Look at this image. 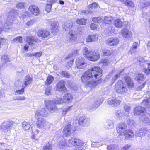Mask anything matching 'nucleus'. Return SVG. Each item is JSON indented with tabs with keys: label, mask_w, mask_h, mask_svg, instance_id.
I'll return each instance as SVG.
<instances>
[{
	"label": "nucleus",
	"mask_w": 150,
	"mask_h": 150,
	"mask_svg": "<svg viewBox=\"0 0 150 150\" xmlns=\"http://www.w3.org/2000/svg\"><path fill=\"white\" fill-rule=\"evenodd\" d=\"M102 70L97 66L93 67L91 69H89L83 75L81 79L83 82L91 87L96 86V79H98L102 76Z\"/></svg>",
	"instance_id": "1"
},
{
	"label": "nucleus",
	"mask_w": 150,
	"mask_h": 150,
	"mask_svg": "<svg viewBox=\"0 0 150 150\" xmlns=\"http://www.w3.org/2000/svg\"><path fill=\"white\" fill-rule=\"evenodd\" d=\"M47 114V112L44 108L38 110L35 112V117L37 119V126L39 129L45 130L50 127L51 124L42 117L46 116Z\"/></svg>",
	"instance_id": "2"
},
{
	"label": "nucleus",
	"mask_w": 150,
	"mask_h": 150,
	"mask_svg": "<svg viewBox=\"0 0 150 150\" xmlns=\"http://www.w3.org/2000/svg\"><path fill=\"white\" fill-rule=\"evenodd\" d=\"M117 130L120 135L125 136V138L126 139H128L134 137V134L133 131L128 129L125 123H121L119 124L117 128Z\"/></svg>",
	"instance_id": "3"
},
{
	"label": "nucleus",
	"mask_w": 150,
	"mask_h": 150,
	"mask_svg": "<svg viewBox=\"0 0 150 150\" xmlns=\"http://www.w3.org/2000/svg\"><path fill=\"white\" fill-rule=\"evenodd\" d=\"M15 10L12 9L10 12L8 14L7 16L5 18L4 23V27L6 29H9V27L8 26L11 24L13 21L16 19Z\"/></svg>",
	"instance_id": "4"
},
{
	"label": "nucleus",
	"mask_w": 150,
	"mask_h": 150,
	"mask_svg": "<svg viewBox=\"0 0 150 150\" xmlns=\"http://www.w3.org/2000/svg\"><path fill=\"white\" fill-rule=\"evenodd\" d=\"M115 89L117 93L122 94H124L127 91L126 85L121 80L118 81L116 83Z\"/></svg>",
	"instance_id": "5"
},
{
	"label": "nucleus",
	"mask_w": 150,
	"mask_h": 150,
	"mask_svg": "<svg viewBox=\"0 0 150 150\" xmlns=\"http://www.w3.org/2000/svg\"><path fill=\"white\" fill-rule=\"evenodd\" d=\"M14 124L15 122L12 121L4 122L1 126V131L2 132H4L5 130L8 131L11 129L13 125Z\"/></svg>",
	"instance_id": "6"
},
{
	"label": "nucleus",
	"mask_w": 150,
	"mask_h": 150,
	"mask_svg": "<svg viewBox=\"0 0 150 150\" xmlns=\"http://www.w3.org/2000/svg\"><path fill=\"white\" fill-rule=\"evenodd\" d=\"M76 67L79 69H82L86 66V63L83 58L77 57L76 60Z\"/></svg>",
	"instance_id": "7"
},
{
	"label": "nucleus",
	"mask_w": 150,
	"mask_h": 150,
	"mask_svg": "<svg viewBox=\"0 0 150 150\" xmlns=\"http://www.w3.org/2000/svg\"><path fill=\"white\" fill-rule=\"evenodd\" d=\"M67 41L69 42H74L77 38L76 32L74 30H71L69 31L67 35Z\"/></svg>",
	"instance_id": "8"
},
{
	"label": "nucleus",
	"mask_w": 150,
	"mask_h": 150,
	"mask_svg": "<svg viewBox=\"0 0 150 150\" xmlns=\"http://www.w3.org/2000/svg\"><path fill=\"white\" fill-rule=\"evenodd\" d=\"M69 144L72 145L74 146H82L83 144V142L78 139L72 138L68 140Z\"/></svg>",
	"instance_id": "9"
},
{
	"label": "nucleus",
	"mask_w": 150,
	"mask_h": 150,
	"mask_svg": "<svg viewBox=\"0 0 150 150\" xmlns=\"http://www.w3.org/2000/svg\"><path fill=\"white\" fill-rule=\"evenodd\" d=\"M28 10L31 15L36 16H38L40 13L38 7L35 5L30 6L28 8Z\"/></svg>",
	"instance_id": "10"
},
{
	"label": "nucleus",
	"mask_w": 150,
	"mask_h": 150,
	"mask_svg": "<svg viewBox=\"0 0 150 150\" xmlns=\"http://www.w3.org/2000/svg\"><path fill=\"white\" fill-rule=\"evenodd\" d=\"M119 42V40L117 38L113 37L108 38L106 41V44L110 46H115Z\"/></svg>",
	"instance_id": "11"
},
{
	"label": "nucleus",
	"mask_w": 150,
	"mask_h": 150,
	"mask_svg": "<svg viewBox=\"0 0 150 150\" xmlns=\"http://www.w3.org/2000/svg\"><path fill=\"white\" fill-rule=\"evenodd\" d=\"M50 34V32L46 30H40L37 33L38 36L41 37L42 39L47 37Z\"/></svg>",
	"instance_id": "12"
},
{
	"label": "nucleus",
	"mask_w": 150,
	"mask_h": 150,
	"mask_svg": "<svg viewBox=\"0 0 150 150\" xmlns=\"http://www.w3.org/2000/svg\"><path fill=\"white\" fill-rule=\"evenodd\" d=\"M74 131V130L72 129L71 125L68 124L65 127L63 131V133L66 136H70Z\"/></svg>",
	"instance_id": "13"
},
{
	"label": "nucleus",
	"mask_w": 150,
	"mask_h": 150,
	"mask_svg": "<svg viewBox=\"0 0 150 150\" xmlns=\"http://www.w3.org/2000/svg\"><path fill=\"white\" fill-rule=\"evenodd\" d=\"M121 102V101L119 99L115 98L108 100V104L109 105L115 107L119 105Z\"/></svg>",
	"instance_id": "14"
},
{
	"label": "nucleus",
	"mask_w": 150,
	"mask_h": 150,
	"mask_svg": "<svg viewBox=\"0 0 150 150\" xmlns=\"http://www.w3.org/2000/svg\"><path fill=\"white\" fill-rule=\"evenodd\" d=\"M145 108L144 107L139 106L134 108L133 113L135 115H142L145 112Z\"/></svg>",
	"instance_id": "15"
},
{
	"label": "nucleus",
	"mask_w": 150,
	"mask_h": 150,
	"mask_svg": "<svg viewBox=\"0 0 150 150\" xmlns=\"http://www.w3.org/2000/svg\"><path fill=\"white\" fill-rule=\"evenodd\" d=\"M100 57V55L98 52H91L88 59L90 61H95L98 60Z\"/></svg>",
	"instance_id": "16"
},
{
	"label": "nucleus",
	"mask_w": 150,
	"mask_h": 150,
	"mask_svg": "<svg viewBox=\"0 0 150 150\" xmlns=\"http://www.w3.org/2000/svg\"><path fill=\"white\" fill-rule=\"evenodd\" d=\"M101 104V102L98 100H94L89 105V109L91 110H94L97 108Z\"/></svg>",
	"instance_id": "17"
},
{
	"label": "nucleus",
	"mask_w": 150,
	"mask_h": 150,
	"mask_svg": "<svg viewBox=\"0 0 150 150\" xmlns=\"http://www.w3.org/2000/svg\"><path fill=\"white\" fill-rule=\"evenodd\" d=\"M47 106L48 109L51 113L54 112L57 109V107L52 101H49L47 104Z\"/></svg>",
	"instance_id": "18"
},
{
	"label": "nucleus",
	"mask_w": 150,
	"mask_h": 150,
	"mask_svg": "<svg viewBox=\"0 0 150 150\" xmlns=\"http://www.w3.org/2000/svg\"><path fill=\"white\" fill-rule=\"evenodd\" d=\"M140 122L143 123L146 125H149L150 123V120L148 117L145 115H140L139 117Z\"/></svg>",
	"instance_id": "19"
},
{
	"label": "nucleus",
	"mask_w": 150,
	"mask_h": 150,
	"mask_svg": "<svg viewBox=\"0 0 150 150\" xmlns=\"http://www.w3.org/2000/svg\"><path fill=\"white\" fill-rule=\"evenodd\" d=\"M56 88L57 90L58 91H64L66 89L64 81L63 80L59 81L57 85Z\"/></svg>",
	"instance_id": "20"
},
{
	"label": "nucleus",
	"mask_w": 150,
	"mask_h": 150,
	"mask_svg": "<svg viewBox=\"0 0 150 150\" xmlns=\"http://www.w3.org/2000/svg\"><path fill=\"white\" fill-rule=\"evenodd\" d=\"M15 85L16 86H22L23 87L21 89L19 90H16L15 92L17 93V94H22L24 92V88L25 87V86H24L22 83L21 84V82L20 81H16L15 83Z\"/></svg>",
	"instance_id": "21"
},
{
	"label": "nucleus",
	"mask_w": 150,
	"mask_h": 150,
	"mask_svg": "<svg viewBox=\"0 0 150 150\" xmlns=\"http://www.w3.org/2000/svg\"><path fill=\"white\" fill-rule=\"evenodd\" d=\"M26 41L29 45H32L33 44L34 41L39 42H40V40L38 39H35L34 37L30 36L26 37Z\"/></svg>",
	"instance_id": "22"
},
{
	"label": "nucleus",
	"mask_w": 150,
	"mask_h": 150,
	"mask_svg": "<svg viewBox=\"0 0 150 150\" xmlns=\"http://www.w3.org/2000/svg\"><path fill=\"white\" fill-rule=\"evenodd\" d=\"M147 133V130H146L145 128H144L137 131L136 132L135 135L136 136L142 137L146 135Z\"/></svg>",
	"instance_id": "23"
},
{
	"label": "nucleus",
	"mask_w": 150,
	"mask_h": 150,
	"mask_svg": "<svg viewBox=\"0 0 150 150\" xmlns=\"http://www.w3.org/2000/svg\"><path fill=\"white\" fill-rule=\"evenodd\" d=\"M121 33L123 37L126 38H129L131 36V32L126 28L122 29L121 31Z\"/></svg>",
	"instance_id": "24"
},
{
	"label": "nucleus",
	"mask_w": 150,
	"mask_h": 150,
	"mask_svg": "<svg viewBox=\"0 0 150 150\" xmlns=\"http://www.w3.org/2000/svg\"><path fill=\"white\" fill-rule=\"evenodd\" d=\"M99 37V35L96 34H93L89 35L86 38V41L87 42L94 41L97 40Z\"/></svg>",
	"instance_id": "25"
},
{
	"label": "nucleus",
	"mask_w": 150,
	"mask_h": 150,
	"mask_svg": "<svg viewBox=\"0 0 150 150\" xmlns=\"http://www.w3.org/2000/svg\"><path fill=\"white\" fill-rule=\"evenodd\" d=\"M143 66L144 67V72L146 75L150 74V63H144Z\"/></svg>",
	"instance_id": "26"
},
{
	"label": "nucleus",
	"mask_w": 150,
	"mask_h": 150,
	"mask_svg": "<svg viewBox=\"0 0 150 150\" xmlns=\"http://www.w3.org/2000/svg\"><path fill=\"white\" fill-rule=\"evenodd\" d=\"M58 23L55 22H53L51 24V32L54 34L58 32Z\"/></svg>",
	"instance_id": "27"
},
{
	"label": "nucleus",
	"mask_w": 150,
	"mask_h": 150,
	"mask_svg": "<svg viewBox=\"0 0 150 150\" xmlns=\"http://www.w3.org/2000/svg\"><path fill=\"white\" fill-rule=\"evenodd\" d=\"M125 81L128 87L132 88L134 87V84L131 78L128 76L126 77L125 78Z\"/></svg>",
	"instance_id": "28"
},
{
	"label": "nucleus",
	"mask_w": 150,
	"mask_h": 150,
	"mask_svg": "<svg viewBox=\"0 0 150 150\" xmlns=\"http://www.w3.org/2000/svg\"><path fill=\"white\" fill-rule=\"evenodd\" d=\"M150 103V97H146L142 103L141 105L144 106L143 107L148 108Z\"/></svg>",
	"instance_id": "29"
},
{
	"label": "nucleus",
	"mask_w": 150,
	"mask_h": 150,
	"mask_svg": "<svg viewBox=\"0 0 150 150\" xmlns=\"http://www.w3.org/2000/svg\"><path fill=\"white\" fill-rule=\"evenodd\" d=\"M23 129L25 130H29L31 128L30 123L29 122L24 121L22 123Z\"/></svg>",
	"instance_id": "30"
},
{
	"label": "nucleus",
	"mask_w": 150,
	"mask_h": 150,
	"mask_svg": "<svg viewBox=\"0 0 150 150\" xmlns=\"http://www.w3.org/2000/svg\"><path fill=\"white\" fill-rule=\"evenodd\" d=\"M32 81V79L30 76H27L25 77L23 81V83H21V84L23 83V85L24 86V85H25V87L28 85Z\"/></svg>",
	"instance_id": "31"
},
{
	"label": "nucleus",
	"mask_w": 150,
	"mask_h": 150,
	"mask_svg": "<svg viewBox=\"0 0 150 150\" xmlns=\"http://www.w3.org/2000/svg\"><path fill=\"white\" fill-rule=\"evenodd\" d=\"M72 26V23L71 22L68 21L65 22L63 28L65 30H68L70 29Z\"/></svg>",
	"instance_id": "32"
},
{
	"label": "nucleus",
	"mask_w": 150,
	"mask_h": 150,
	"mask_svg": "<svg viewBox=\"0 0 150 150\" xmlns=\"http://www.w3.org/2000/svg\"><path fill=\"white\" fill-rule=\"evenodd\" d=\"M115 26L116 27L121 28L123 25V22L120 19H117L114 21Z\"/></svg>",
	"instance_id": "33"
},
{
	"label": "nucleus",
	"mask_w": 150,
	"mask_h": 150,
	"mask_svg": "<svg viewBox=\"0 0 150 150\" xmlns=\"http://www.w3.org/2000/svg\"><path fill=\"white\" fill-rule=\"evenodd\" d=\"M63 98L66 101L70 102L72 101L73 97L71 94L68 93L64 94L63 97Z\"/></svg>",
	"instance_id": "34"
},
{
	"label": "nucleus",
	"mask_w": 150,
	"mask_h": 150,
	"mask_svg": "<svg viewBox=\"0 0 150 150\" xmlns=\"http://www.w3.org/2000/svg\"><path fill=\"white\" fill-rule=\"evenodd\" d=\"M135 79L138 81L139 82H141L144 80V75L141 74H138L137 75Z\"/></svg>",
	"instance_id": "35"
},
{
	"label": "nucleus",
	"mask_w": 150,
	"mask_h": 150,
	"mask_svg": "<svg viewBox=\"0 0 150 150\" xmlns=\"http://www.w3.org/2000/svg\"><path fill=\"white\" fill-rule=\"evenodd\" d=\"M113 18L111 16H105L104 18V22L105 24H110L112 23Z\"/></svg>",
	"instance_id": "36"
},
{
	"label": "nucleus",
	"mask_w": 150,
	"mask_h": 150,
	"mask_svg": "<svg viewBox=\"0 0 150 150\" xmlns=\"http://www.w3.org/2000/svg\"><path fill=\"white\" fill-rule=\"evenodd\" d=\"M1 61L5 63L10 62V59L8 56L7 55H3L1 58Z\"/></svg>",
	"instance_id": "37"
},
{
	"label": "nucleus",
	"mask_w": 150,
	"mask_h": 150,
	"mask_svg": "<svg viewBox=\"0 0 150 150\" xmlns=\"http://www.w3.org/2000/svg\"><path fill=\"white\" fill-rule=\"evenodd\" d=\"M122 2L127 6L133 7L134 6V4L131 0H126L125 1L124 0V1Z\"/></svg>",
	"instance_id": "38"
},
{
	"label": "nucleus",
	"mask_w": 150,
	"mask_h": 150,
	"mask_svg": "<svg viewBox=\"0 0 150 150\" xmlns=\"http://www.w3.org/2000/svg\"><path fill=\"white\" fill-rule=\"evenodd\" d=\"M53 80L54 78L53 76H52L50 75L48 77L46 80L45 82V84L46 85L50 84L52 83Z\"/></svg>",
	"instance_id": "39"
},
{
	"label": "nucleus",
	"mask_w": 150,
	"mask_h": 150,
	"mask_svg": "<svg viewBox=\"0 0 150 150\" xmlns=\"http://www.w3.org/2000/svg\"><path fill=\"white\" fill-rule=\"evenodd\" d=\"M91 52L89 51L87 47L84 48L83 50L84 54L85 55L86 57L88 58L89 57Z\"/></svg>",
	"instance_id": "40"
},
{
	"label": "nucleus",
	"mask_w": 150,
	"mask_h": 150,
	"mask_svg": "<svg viewBox=\"0 0 150 150\" xmlns=\"http://www.w3.org/2000/svg\"><path fill=\"white\" fill-rule=\"evenodd\" d=\"M86 20L84 19H77L76 21V23L79 24L85 25L86 23Z\"/></svg>",
	"instance_id": "41"
},
{
	"label": "nucleus",
	"mask_w": 150,
	"mask_h": 150,
	"mask_svg": "<svg viewBox=\"0 0 150 150\" xmlns=\"http://www.w3.org/2000/svg\"><path fill=\"white\" fill-rule=\"evenodd\" d=\"M43 150H52L51 145L48 143L46 144L43 147Z\"/></svg>",
	"instance_id": "42"
},
{
	"label": "nucleus",
	"mask_w": 150,
	"mask_h": 150,
	"mask_svg": "<svg viewBox=\"0 0 150 150\" xmlns=\"http://www.w3.org/2000/svg\"><path fill=\"white\" fill-rule=\"evenodd\" d=\"M103 53L105 56H110L111 55L112 52L108 49H105L103 50Z\"/></svg>",
	"instance_id": "43"
},
{
	"label": "nucleus",
	"mask_w": 150,
	"mask_h": 150,
	"mask_svg": "<svg viewBox=\"0 0 150 150\" xmlns=\"http://www.w3.org/2000/svg\"><path fill=\"white\" fill-rule=\"evenodd\" d=\"M65 102L64 100L62 98H58L54 101L55 104H60Z\"/></svg>",
	"instance_id": "44"
},
{
	"label": "nucleus",
	"mask_w": 150,
	"mask_h": 150,
	"mask_svg": "<svg viewBox=\"0 0 150 150\" xmlns=\"http://www.w3.org/2000/svg\"><path fill=\"white\" fill-rule=\"evenodd\" d=\"M52 6L51 4H48L47 3L46 6L45 8V11L48 13L50 12L51 11Z\"/></svg>",
	"instance_id": "45"
},
{
	"label": "nucleus",
	"mask_w": 150,
	"mask_h": 150,
	"mask_svg": "<svg viewBox=\"0 0 150 150\" xmlns=\"http://www.w3.org/2000/svg\"><path fill=\"white\" fill-rule=\"evenodd\" d=\"M110 123L108 124L107 123L105 125V128L107 129H109L111 128H112L114 127L113 124L112 122L110 121Z\"/></svg>",
	"instance_id": "46"
},
{
	"label": "nucleus",
	"mask_w": 150,
	"mask_h": 150,
	"mask_svg": "<svg viewBox=\"0 0 150 150\" xmlns=\"http://www.w3.org/2000/svg\"><path fill=\"white\" fill-rule=\"evenodd\" d=\"M17 8L19 9H21L24 7V3L23 2L18 3L16 5Z\"/></svg>",
	"instance_id": "47"
},
{
	"label": "nucleus",
	"mask_w": 150,
	"mask_h": 150,
	"mask_svg": "<svg viewBox=\"0 0 150 150\" xmlns=\"http://www.w3.org/2000/svg\"><path fill=\"white\" fill-rule=\"evenodd\" d=\"M52 90V87L50 86L47 87L45 90V93L47 95L50 94Z\"/></svg>",
	"instance_id": "48"
},
{
	"label": "nucleus",
	"mask_w": 150,
	"mask_h": 150,
	"mask_svg": "<svg viewBox=\"0 0 150 150\" xmlns=\"http://www.w3.org/2000/svg\"><path fill=\"white\" fill-rule=\"evenodd\" d=\"M13 41L15 42H16L17 43H21L22 42V37L21 36L17 37L14 39Z\"/></svg>",
	"instance_id": "49"
},
{
	"label": "nucleus",
	"mask_w": 150,
	"mask_h": 150,
	"mask_svg": "<svg viewBox=\"0 0 150 150\" xmlns=\"http://www.w3.org/2000/svg\"><path fill=\"white\" fill-rule=\"evenodd\" d=\"M128 124L131 127H133L136 126V122L133 120L130 119L128 122Z\"/></svg>",
	"instance_id": "50"
},
{
	"label": "nucleus",
	"mask_w": 150,
	"mask_h": 150,
	"mask_svg": "<svg viewBox=\"0 0 150 150\" xmlns=\"http://www.w3.org/2000/svg\"><path fill=\"white\" fill-rule=\"evenodd\" d=\"M61 74L62 76L68 78H70V74L66 71H62L61 73Z\"/></svg>",
	"instance_id": "51"
},
{
	"label": "nucleus",
	"mask_w": 150,
	"mask_h": 150,
	"mask_svg": "<svg viewBox=\"0 0 150 150\" xmlns=\"http://www.w3.org/2000/svg\"><path fill=\"white\" fill-rule=\"evenodd\" d=\"M90 123V119L89 118H85L83 121V124L85 126H88Z\"/></svg>",
	"instance_id": "52"
},
{
	"label": "nucleus",
	"mask_w": 150,
	"mask_h": 150,
	"mask_svg": "<svg viewBox=\"0 0 150 150\" xmlns=\"http://www.w3.org/2000/svg\"><path fill=\"white\" fill-rule=\"evenodd\" d=\"M29 16V15L27 12H24L21 13V17L23 18H25L26 16Z\"/></svg>",
	"instance_id": "53"
},
{
	"label": "nucleus",
	"mask_w": 150,
	"mask_h": 150,
	"mask_svg": "<svg viewBox=\"0 0 150 150\" xmlns=\"http://www.w3.org/2000/svg\"><path fill=\"white\" fill-rule=\"evenodd\" d=\"M70 110V107H67L64 108L62 110V114L63 115H65L67 113V112Z\"/></svg>",
	"instance_id": "54"
},
{
	"label": "nucleus",
	"mask_w": 150,
	"mask_h": 150,
	"mask_svg": "<svg viewBox=\"0 0 150 150\" xmlns=\"http://www.w3.org/2000/svg\"><path fill=\"white\" fill-rule=\"evenodd\" d=\"M122 71H121L120 72L115 75V76L112 78V81L114 82H115V81L118 78V77L120 76V73Z\"/></svg>",
	"instance_id": "55"
},
{
	"label": "nucleus",
	"mask_w": 150,
	"mask_h": 150,
	"mask_svg": "<svg viewBox=\"0 0 150 150\" xmlns=\"http://www.w3.org/2000/svg\"><path fill=\"white\" fill-rule=\"evenodd\" d=\"M35 22L34 20H30L27 22L26 25L28 26L31 25L35 23Z\"/></svg>",
	"instance_id": "56"
},
{
	"label": "nucleus",
	"mask_w": 150,
	"mask_h": 150,
	"mask_svg": "<svg viewBox=\"0 0 150 150\" xmlns=\"http://www.w3.org/2000/svg\"><path fill=\"white\" fill-rule=\"evenodd\" d=\"M124 109L125 112H128L131 109V107L129 105H126L124 106Z\"/></svg>",
	"instance_id": "57"
},
{
	"label": "nucleus",
	"mask_w": 150,
	"mask_h": 150,
	"mask_svg": "<svg viewBox=\"0 0 150 150\" xmlns=\"http://www.w3.org/2000/svg\"><path fill=\"white\" fill-rule=\"evenodd\" d=\"M59 146L61 148H62L63 146H69V145H67V144H66L65 142L64 141H62V142H60L59 143Z\"/></svg>",
	"instance_id": "58"
},
{
	"label": "nucleus",
	"mask_w": 150,
	"mask_h": 150,
	"mask_svg": "<svg viewBox=\"0 0 150 150\" xmlns=\"http://www.w3.org/2000/svg\"><path fill=\"white\" fill-rule=\"evenodd\" d=\"M98 4L96 3H94L89 5V8H95L98 6Z\"/></svg>",
	"instance_id": "59"
},
{
	"label": "nucleus",
	"mask_w": 150,
	"mask_h": 150,
	"mask_svg": "<svg viewBox=\"0 0 150 150\" xmlns=\"http://www.w3.org/2000/svg\"><path fill=\"white\" fill-rule=\"evenodd\" d=\"M115 115L117 117H120L122 115V114L120 110L117 111L115 113Z\"/></svg>",
	"instance_id": "60"
},
{
	"label": "nucleus",
	"mask_w": 150,
	"mask_h": 150,
	"mask_svg": "<svg viewBox=\"0 0 150 150\" xmlns=\"http://www.w3.org/2000/svg\"><path fill=\"white\" fill-rule=\"evenodd\" d=\"M26 99L23 96H17L16 97V100H25Z\"/></svg>",
	"instance_id": "61"
},
{
	"label": "nucleus",
	"mask_w": 150,
	"mask_h": 150,
	"mask_svg": "<svg viewBox=\"0 0 150 150\" xmlns=\"http://www.w3.org/2000/svg\"><path fill=\"white\" fill-rule=\"evenodd\" d=\"M90 28L92 30H95L97 28V26L94 24L92 23L90 25Z\"/></svg>",
	"instance_id": "62"
},
{
	"label": "nucleus",
	"mask_w": 150,
	"mask_h": 150,
	"mask_svg": "<svg viewBox=\"0 0 150 150\" xmlns=\"http://www.w3.org/2000/svg\"><path fill=\"white\" fill-rule=\"evenodd\" d=\"M102 62H103L104 65H106L109 63V61L108 59H103Z\"/></svg>",
	"instance_id": "63"
},
{
	"label": "nucleus",
	"mask_w": 150,
	"mask_h": 150,
	"mask_svg": "<svg viewBox=\"0 0 150 150\" xmlns=\"http://www.w3.org/2000/svg\"><path fill=\"white\" fill-rule=\"evenodd\" d=\"M131 145L130 144H127L125 145L122 149L123 150H127L130 147Z\"/></svg>",
	"instance_id": "64"
}]
</instances>
